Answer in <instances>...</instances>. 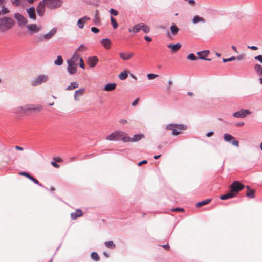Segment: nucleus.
<instances>
[{
    "instance_id": "obj_1",
    "label": "nucleus",
    "mask_w": 262,
    "mask_h": 262,
    "mask_svg": "<svg viewBox=\"0 0 262 262\" xmlns=\"http://www.w3.org/2000/svg\"><path fill=\"white\" fill-rule=\"evenodd\" d=\"M63 5L62 0H42L36 7V11L39 16H42L48 9L54 10L60 8Z\"/></svg>"
},
{
    "instance_id": "obj_2",
    "label": "nucleus",
    "mask_w": 262,
    "mask_h": 262,
    "mask_svg": "<svg viewBox=\"0 0 262 262\" xmlns=\"http://www.w3.org/2000/svg\"><path fill=\"white\" fill-rule=\"evenodd\" d=\"M229 188L230 191L227 194L221 195L220 197V199L225 200L236 196L239 192L245 188V185L237 181H235Z\"/></svg>"
},
{
    "instance_id": "obj_3",
    "label": "nucleus",
    "mask_w": 262,
    "mask_h": 262,
    "mask_svg": "<svg viewBox=\"0 0 262 262\" xmlns=\"http://www.w3.org/2000/svg\"><path fill=\"white\" fill-rule=\"evenodd\" d=\"M127 134L125 132L122 131H117L111 133L110 135L106 137V140L110 141L122 140L124 142H126Z\"/></svg>"
},
{
    "instance_id": "obj_4",
    "label": "nucleus",
    "mask_w": 262,
    "mask_h": 262,
    "mask_svg": "<svg viewBox=\"0 0 262 262\" xmlns=\"http://www.w3.org/2000/svg\"><path fill=\"white\" fill-rule=\"evenodd\" d=\"M13 25V20L11 18L5 17L0 19V30L1 31L10 29Z\"/></svg>"
},
{
    "instance_id": "obj_5",
    "label": "nucleus",
    "mask_w": 262,
    "mask_h": 262,
    "mask_svg": "<svg viewBox=\"0 0 262 262\" xmlns=\"http://www.w3.org/2000/svg\"><path fill=\"white\" fill-rule=\"evenodd\" d=\"M167 130H172L173 135H178L182 130L186 129V127L182 124H169L166 127Z\"/></svg>"
},
{
    "instance_id": "obj_6",
    "label": "nucleus",
    "mask_w": 262,
    "mask_h": 262,
    "mask_svg": "<svg viewBox=\"0 0 262 262\" xmlns=\"http://www.w3.org/2000/svg\"><path fill=\"white\" fill-rule=\"evenodd\" d=\"M24 112L27 111L40 112L43 109L42 105L40 104H27L20 108Z\"/></svg>"
},
{
    "instance_id": "obj_7",
    "label": "nucleus",
    "mask_w": 262,
    "mask_h": 262,
    "mask_svg": "<svg viewBox=\"0 0 262 262\" xmlns=\"http://www.w3.org/2000/svg\"><path fill=\"white\" fill-rule=\"evenodd\" d=\"M56 31V28H54L52 30H51L50 32L48 33L38 36L37 38V40L39 42H43L46 40H49L55 34Z\"/></svg>"
},
{
    "instance_id": "obj_8",
    "label": "nucleus",
    "mask_w": 262,
    "mask_h": 262,
    "mask_svg": "<svg viewBox=\"0 0 262 262\" xmlns=\"http://www.w3.org/2000/svg\"><path fill=\"white\" fill-rule=\"evenodd\" d=\"M48 79V77L47 76L41 75L34 79L31 82V84L33 86H36L41 84V83L46 82L47 81Z\"/></svg>"
},
{
    "instance_id": "obj_9",
    "label": "nucleus",
    "mask_w": 262,
    "mask_h": 262,
    "mask_svg": "<svg viewBox=\"0 0 262 262\" xmlns=\"http://www.w3.org/2000/svg\"><path fill=\"white\" fill-rule=\"evenodd\" d=\"M224 139L227 142L231 141V143L233 145L238 147H239V142L237 141L233 136H232L230 134H228L226 133L223 136Z\"/></svg>"
},
{
    "instance_id": "obj_10",
    "label": "nucleus",
    "mask_w": 262,
    "mask_h": 262,
    "mask_svg": "<svg viewBox=\"0 0 262 262\" xmlns=\"http://www.w3.org/2000/svg\"><path fill=\"white\" fill-rule=\"evenodd\" d=\"M250 114L251 112L248 110H241L233 113V116L235 118H244Z\"/></svg>"
},
{
    "instance_id": "obj_11",
    "label": "nucleus",
    "mask_w": 262,
    "mask_h": 262,
    "mask_svg": "<svg viewBox=\"0 0 262 262\" xmlns=\"http://www.w3.org/2000/svg\"><path fill=\"white\" fill-rule=\"evenodd\" d=\"M144 138V135L142 134H138L134 135L133 138H130V137L127 135L126 137V142H137L141 140L142 138Z\"/></svg>"
},
{
    "instance_id": "obj_12",
    "label": "nucleus",
    "mask_w": 262,
    "mask_h": 262,
    "mask_svg": "<svg viewBox=\"0 0 262 262\" xmlns=\"http://www.w3.org/2000/svg\"><path fill=\"white\" fill-rule=\"evenodd\" d=\"M99 62V59L97 56H94L92 57H89L88 59V64L91 68L95 67L97 63Z\"/></svg>"
},
{
    "instance_id": "obj_13",
    "label": "nucleus",
    "mask_w": 262,
    "mask_h": 262,
    "mask_svg": "<svg viewBox=\"0 0 262 262\" xmlns=\"http://www.w3.org/2000/svg\"><path fill=\"white\" fill-rule=\"evenodd\" d=\"M209 53L210 52L209 50H204L200 52H198L197 55L199 56V58L200 59L210 61L211 59L206 58L208 56Z\"/></svg>"
},
{
    "instance_id": "obj_14",
    "label": "nucleus",
    "mask_w": 262,
    "mask_h": 262,
    "mask_svg": "<svg viewBox=\"0 0 262 262\" xmlns=\"http://www.w3.org/2000/svg\"><path fill=\"white\" fill-rule=\"evenodd\" d=\"M14 17L16 19L19 21V23L21 25H25L28 23V20L26 18L24 17L20 13H16L15 14Z\"/></svg>"
},
{
    "instance_id": "obj_15",
    "label": "nucleus",
    "mask_w": 262,
    "mask_h": 262,
    "mask_svg": "<svg viewBox=\"0 0 262 262\" xmlns=\"http://www.w3.org/2000/svg\"><path fill=\"white\" fill-rule=\"evenodd\" d=\"M90 20V18L87 16H84L79 19L77 21L78 27L80 29L83 28L84 24H86Z\"/></svg>"
},
{
    "instance_id": "obj_16",
    "label": "nucleus",
    "mask_w": 262,
    "mask_h": 262,
    "mask_svg": "<svg viewBox=\"0 0 262 262\" xmlns=\"http://www.w3.org/2000/svg\"><path fill=\"white\" fill-rule=\"evenodd\" d=\"M27 12L29 17L31 19L34 20H35L36 19L35 10L33 7H32L29 9H27Z\"/></svg>"
},
{
    "instance_id": "obj_17",
    "label": "nucleus",
    "mask_w": 262,
    "mask_h": 262,
    "mask_svg": "<svg viewBox=\"0 0 262 262\" xmlns=\"http://www.w3.org/2000/svg\"><path fill=\"white\" fill-rule=\"evenodd\" d=\"M68 71L71 74H73L76 72L77 71V64H74L71 62H68Z\"/></svg>"
},
{
    "instance_id": "obj_18",
    "label": "nucleus",
    "mask_w": 262,
    "mask_h": 262,
    "mask_svg": "<svg viewBox=\"0 0 262 262\" xmlns=\"http://www.w3.org/2000/svg\"><path fill=\"white\" fill-rule=\"evenodd\" d=\"M26 27L32 32H38L41 29V27L38 26L36 24L28 25Z\"/></svg>"
},
{
    "instance_id": "obj_19",
    "label": "nucleus",
    "mask_w": 262,
    "mask_h": 262,
    "mask_svg": "<svg viewBox=\"0 0 262 262\" xmlns=\"http://www.w3.org/2000/svg\"><path fill=\"white\" fill-rule=\"evenodd\" d=\"M85 92L84 88H80L78 90H76L74 93V99L76 101H79V97L83 95Z\"/></svg>"
},
{
    "instance_id": "obj_20",
    "label": "nucleus",
    "mask_w": 262,
    "mask_h": 262,
    "mask_svg": "<svg viewBox=\"0 0 262 262\" xmlns=\"http://www.w3.org/2000/svg\"><path fill=\"white\" fill-rule=\"evenodd\" d=\"M83 213L81 209H78L74 212L71 213V217L72 220H76L77 217H81Z\"/></svg>"
},
{
    "instance_id": "obj_21",
    "label": "nucleus",
    "mask_w": 262,
    "mask_h": 262,
    "mask_svg": "<svg viewBox=\"0 0 262 262\" xmlns=\"http://www.w3.org/2000/svg\"><path fill=\"white\" fill-rule=\"evenodd\" d=\"M134 55V53H123L121 52L119 53L120 57L124 60H128L130 59Z\"/></svg>"
},
{
    "instance_id": "obj_22",
    "label": "nucleus",
    "mask_w": 262,
    "mask_h": 262,
    "mask_svg": "<svg viewBox=\"0 0 262 262\" xmlns=\"http://www.w3.org/2000/svg\"><path fill=\"white\" fill-rule=\"evenodd\" d=\"M100 42L106 49L108 50L110 49L112 42L110 39H103L100 40Z\"/></svg>"
},
{
    "instance_id": "obj_23",
    "label": "nucleus",
    "mask_w": 262,
    "mask_h": 262,
    "mask_svg": "<svg viewBox=\"0 0 262 262\" xmlns=\"http://www.w3.org/2000/svg\"><path fill=\"white\" fill-rule=\"evenodd\" d=\"M205 19L202 17H200L199 15H195L192 19V24L196 25L199 23H204Z\"/></svg>"
},
{
    "instance_id": "obj_24",
    "label": "nucleus",
    "mask_w": 262,
    "mask_h": 262,
    "mask_svg": "<svg viewBox=\"0 0 262 262\" xmlns=\"http://www.w3.org/2000/svg\"><path fill=\"white\" fill-rule=\"evenodd\" d=\"M142 23H140L135 25L132 28H129L128 31L130 32L137 33L141 30Z\"/></svg>"
},
{
    "instance_id": "obj_25",
    "label": "nucleus",
    "mask_w": 262,
    "mask_h": 262,
    "mask_svg": "<svg viewBox=\"0 0 262 262\" xmlns=\"http://www.w3.org/2000/svg\"><path fill=\"white\" fill-rule=\"evenodd\" d=\"M167 47L171 49L173 52H176L177 51L180 50V49L181 47V45L179 43H178L175 45L169 44L167 45Z\"/></svg>"
},
{
    "instance_id": "obj_26",
    "label": "nucleus",
    "mask_w": 262,
    "mask_h": 262,
    "mask_svg": "<svg viewBox=\"0 0 262 262\" xmlns=\"http://www.w3.org/2000/svg\"><path fill=\"white\" fill-rule=\"evenodd\" d=\"M117 86V84L115 83H111L107 84L104 88V90L105 91H112L114 90Z\"/></svg>"
},
{
    "instance_id": "obj_27",
    "label": "nucleus",
    "mask_w": 262,
    "mask_h": 262,
    "mask_svg": "<svg viewBox=\"0 0 262 262\" xmlns=\"http://www.w3.org/2000/svg\"><path fill=\"white\" fill-rule=\"evenodd\" d=\"M247 189V191L246 193V195L250 198H254L255 196V191L254 189H251L250 188V187L247 186L246 187Z\"/></svg>"
},
{
    "instance_id": "obj_28",
    "label": "nucleus",
    "mask_w": 262,
    "mask_h": 262,
    "mask_svg": "<svg viewBox=\"0 0 262 262\" xmlns=\"http://www.w3.org/2000/svg\"><path fill=\"white\" fill-rule=\"evenodd\" d=\"M79 58H80L79 57V55L75 53L73 55L71 59L67 61V62H71L74 64H77L76 63L79 59Z\"/></svg>"
},
{
    "instance_id": "obj_29",
    "label": "nucleus",
    "mask_w": 262,
    "mask_h": 262,
    "mask_svg": "<svg viewBox=\"0 0 262 262\" xmlns=\"http://www.w3.org/2000/svg\"><path fill=\"white\" fill-rule=\"evenodd\" d=\"M79 84L77 82H72L70 83V84L66 88L67 90L71 91L76 89L78 87Z\"/></svg>"
},
{
    "instance_id": "obj_30",
    "label": "nucleus",
    "mask_w": 262,
    "mask_h": 262,
    "mask_svg": "<svg viewBox=\"0 0 262 262\" xmlns=\"http://www.w3.org/2000/svg\"><path fill=\"white\" fill-rule=\"evenodd\" d=\"M211 201V199H208L196 203V206L197 207H200L203 205H207Z\"/></svg>"
},
{
    "instance_id": "obj_31",
    "label": "nucleus",
    "mask_w": 262,
    "mask_h": 262,
    "mask_svg": "<svg viewBox=\"0 0 262 262\" xmlns=\"http://www.w3.org/2000/svg\"><path fill=\"white\" fill-rule=\"evenodd\" d=\"M170 29L171 34L174 36H176L178 34V32L179 30V29L176 26L175 24H172Z\"/></svg>"
},
{
    "instance_id": "obj_32",
    "label": "nucleus",
    "mask_w": 262,
    "mask_h": 262,
    "mask_svg": "<svg viewBox=\"0 0 262 262\" xmlns=\"http://www.w3.org/2000/svg\"><path fill=\"white\" fill-rule=\"evenodd\" d=\"M254 70L257 73V74L259 76L262 77V67L259 64H256L254 66Z\"/></svg>"
},
{
    "instance_id": "obj_33",
    "label": "nucleus",
    "mask_w": 262,
    "mask_h": 262,
    "mask_svg": "<svg viewBox=\"0 0 262 262\" xmlns=\"http://www.w3.org/2000/svg\"><path fill=\"white\" fill-rule=\"evenodd\" d=\"M128 76V74L126 71L124 70L121 73H120L118 77L120 80H124L126 79V78Z\"/></svg>"
},
{
    "instance_id": "obj_34",
    "label": "nucleus",
    "mask_w": 262,
    "mask_h": 262,
    "mask_svg": "<svg viewBox=\"0 0 262 262\" xmlns=\"http://www.w3.org/2000/svg\"><path fill=\"white\" fill-rule=\"evenodd\" d=\"M63 62V61L62 58L61 56H60V55H58L57 56V59L56 60H55V61H54L55 64H56L57 66H61Z\"/></svg>"
},
{
    "instance_id": "obj_35",
    "label": "nucleus",
    "mask_w": 262,
    "mask_h": 262,
    "mask_svg": "<svg viewBox=\"0 0 262 262\" xmlns=\"http://www.w3.org/2000/svg\"><path fill=\"white\" fill-rule=\"evenodd\" d=\"M104 244L109 248H114L115 247V244L112 241H106L105 242Z\"/></svg>"
},
{
    "instance_id": "obj_36",
    "label": "nucleus",
    "mask_w": 262,
    "mask_h": 262,
    "mask_svg": "<svg viewBox=\"0 0 262 262\" xmlns=\"http://www.w3.org/2000/svg\"><path fill=\"white\" fill-rule=\"evenodd\" d=\"M91 257L94 260L98 261L100 260V257L98 254L96 252L91 253Z\"/></svg>"
},
{
    "instance_id": "obj_37",
    "label": "nucleus",
    "mask_w": 262,
    "mask_h": 262,
    "mask_svg": "<svg viewBox=\"0 0 262 262\" xmlns=\"http://www.w3.org/2000/svg\"><path fill=\"white\" fill-rule=\"evenodd\" d=\"M141 30H142L145 33H147L150 31V29L148 26L144 23H142Z\"/></svg>"
},
{
    "instance_id": "obj_38",
    "label": "nucleus",
    "mask_w": 262,
    "mask_h": 262,
    "mask_svg": "<svg viewBox=\"0 0 262 262\" xmlns=\"http://www.w3.org/2000/svg\"><path fill=\"white\" fill-rule=\"evenodd\" d=\"M111 22L114 29H116L118 28V23H117L116 19L112 16L111 17Z\"/></svg>"
},
{
    "instance_id": "obj_39",
    "label": "nucleus",
    "mask_w": 262,
    "mask_h": 262,
    "mask_svg": "<svg viewBox=\"0 0 262 262\" xmlns=\"http://www.w3.org/2000/svg\"><path fill=\"white\" fill-rule=\"evenodd\" d=\"M187 59L189 60L195 61L198 58H197L196 56L193 53H190L188 55Z\"/></svg>"
},
{
    "instance_id": "obj_40",
    "label": "nucleus",
    "mask_w": 262,
    "mask_h": 262,
    "mask_svg": "<svg viewBox=\"0 0 262 262\" xmlns=\"http://www.w3.org/2000/svg\"><path fill=\"white\" fill-rule=\"evenodd\" d=\"M1 6H2V10H1V11H0V15H1V14H3V15H4V14H7V13H9V10H8L7 8H5V7L4 6V5H1Z\"/></svg>"
},
{
    "instance_id": "obj_41",
    "label": "nucleus",
    "mask_w": 262,
    "mask_h": 262,
    "mask_svg": "<svg viewBox=\"0 0 262 262\" xmlns=\"http://www.w3.org/2000/svg\"><path fill=\"white\" fill-rule=\"evenodd\" d=\"M87 50V48L84 45H81L79 48L77 49V52H82L86 51Z\"/></svg>"
},
{
    "instance_id": "obj_42",
    "label": "nucleus",
    "mask_w": 262,
    "mask_h": 262,
    "mask_svg": "<svg viewBox=\"0 0 262 262\" xmlns=\"http://www.w3.org/2000/svg\"><path fill=\"white\" fill-rule=\"evenodd\" d=\"M12 4L15 6H18L21 4L20 0H11Z\"/></svg>"
},
{
    "instance_id": "obj_43",
    "label": "nucleus",
    "mask_w": 262,
    "mask_h": 262,
    "mask_svg": "<svg viewBox=\"0 0 262 262\" xmlns=\"http://www.w3.org/2000/svg\"><path fill=\"white\" fill-rule=\"evenodd\" d=\"M158 76V75L154 74H147V77L148 79H154L155 78L157 77Z\"/></svg>"
},
{
    "instance_id": "obj_44",
    "label": "nucleus",
    "mask_w": 262,
    "mask_h": 262,
    "mask_svg": "<svg viewBox=\"0 0 262 262\" xmlns=\"http://www.w3.org/2000/svg\"><path fill=\"white\" fill-rule=\"evenodd\" d=\"M110 13L114 16H117L118 14V11L113 8L110 10Z\"/></svg>"
},
{
    "instance_id": "obj_45",
    "label": "nucleus",
    "mask_w": 262,
    "mask_h": 262,
    "mask_svg": "<svg viewBox=\"0 0 262 262\" xmlns=\"http://www.w3.org/2000/svg\"><path fill=\"white\" fill-rule=\"evenodd\" d=\"M236 59V58L234 56H232L231 57V58H228V59H223V61L224 62H228V61H233V60H234Z\"/></svg>"
},
{
    "instance_id": "obj_46",
    "label": "nucleus",
    "mask_w": 262,
    "mask_h": 262,
    "mask_svg": "<svg viewBox=\"0 0 262 262\" xmlns=\"http://www.w3.org/2000/svg\"><path fill=\"white\" fill-rule=\"evenodd\" d=\"M19 174L20 175H22V176H24L27 177L29 179H31V177H32V176H31L29 173L26 172H20Z\"/></svg>"
},
{
    "instance_id": "obj_47",
    "label": "nucleus",
    "mask_w": 262,
    "mask_h": 262,
    "mask_svg": "<svg viewBox=\"0 0 262 262\" xmlns=\"http://www.w3.org/2000/svg\"><path fill=\"white\" fill-rule=\"evenodd\" d=\"M30 180H31L32 181H33L35 184H38L40 186H42V185L39 183V181L37 179H36L34 177H33L32 176L31 177V179H30Z\"/></svg>"
},
{
    "instance_id": "obj_48",
    "label": "nucleus",
    "mask_w": 262,
    "mask_h": 262,
    "mask_svg": "<svg viewBox=\"0 0 262 262\" xmlns=\"http://www.w3.org/2000/svg\"><path fill=\"white\" fill-rule=\"evenodd\" d=\"M79 61H80V63H79V66L82 68V69H85V65H84V61L82 59V58H79Z\"/></svg>"
},
{
    "instance_id": "obj_49",
    "label": "nucleus",
    "mask_w": 262,
    "mask_h": 262,
    "mask_svg": "<svg viewBox=\"0 0 262 262\" xmlns=\"http://www.w3.org/2000/svg\"><path fill=\"white\" fill-rule=\"evenodd\" d=\"M254 59L257 61H259L260 63H262V55H259L254 57Z\"/></svg>"
},
{
    "instance_id": "obj_50",
    "label": "nucleus",
    "mask_w": 262,
    "mask_h": 262,
    "mask_svg": "<svg viewBox=\"0 0 262 262\" xmlns=\"http://www.w3.org/2000/svg\"><path fill=\"white\" fill-rule=\"evenodd\" d=\"M235 58L237 60H239V61L242 60L245 58V55H240Z\"/></svg>"
},
{
    "instance_id": "obj_51",
    "label": "nucleus",
    "mask_w": 262,
    "mask_h": 262,
    "mask_svg": "<svg viewBox=\"0 0 262 262\" xmlns=\"http://www.w3.org/2000/svg\"><path fill=\"white\" fill-rule=\"evenodd\" d=\"M91 30L93 32L95 33H97L99 32V29L96 27H92Z\"/></svg>"
},
{
    "instance_id": "obj_52",
    "label": "nucleus",
    "mask_w": 262,
    "mask_h": 262,
    "mask_svg": "<svg viewBox=\"0 0 262 262\" xmlns=\"http://www.w3.org/2000/svg\"><path fill=\"white\" fill-rule=\"evenodd\" d=\"M139 100L140 99L139 98L136 99L134 102H133L132 105L133 106H136L138 104Z\"/></svg>"
},
{
    "instance_id": "obj_53",
    "label": "nucleus",
    "mask_w": 262,
    "mask_h": 262,
    "mask_svg": "<svg viewBox=\"0 0 262 262\" xmlns=\"http://www.w3.org/2000/svg\"><path fill=\"white\" fill-rule=\"evenodd\" d=\"M51 164L53 166H54V167L57 168H59L60 166L59 164H58L56 162H54V161H52Z\"/></svg>"
},
{
    "instance_id": "obj_54",
    "label": "nucleus",
    "mask_w": 262,
    "mask_h": 262,
    "mask_svg": "<svg viewBox=\"0 0 262 262\" xmlns=\"http://www.w3.org/2000/svg\"><path fill=\"white\" fill-rule=\"evenodd\" d=\"M172 211L177 212V211H184V209L182 208H176L172 209Z\"/></svg>"
},
{
    "instance_id": "obj_55",
    "label": "nucleus",
    "mask_w": 262,
    "mask_h": 262,
    "mask_svg": "<svg viewBox=\"0 0 262 262\" xmlns=\"http://www.w3.org/2000/svg\"><path fill=\"white\" fill-rule=\"evenodd\" d=\"M119 123L122 124H125L127 123V121L126 119H121L119 120Z\"/></svg>"
},
{
    "instance_id": "obj_56",
    "label": "nucleus",
    "mask_w": 262,
    "mask_h": 262,
    "mask_svg": "<svg viewBox=\"0 0 262 262\" xmlns=\"http://www.w3.org/2000/svg\"><path fill=\"white\" fill-rule=\"evenodd\" d=\"M248 48L249 49H250L252 50H257L258 49V48L256 47V46H248Z\"/></svg>"
},
{
    "instance_id": "obj_57",
    "label": "nucleus",
    "mask_w": 262,
    "mask_h": 262,
    "mask_svg": "<svg viewBox=\"0 0 262 262\" xmlns=\"http://www.w3.org/2000/svg\"><path fill=\"white\" fill-rule=\"evenodd\" d=\"M147 163V161L146 160H143L140 162L138 163V165L139 166H141L142 164H146Z\"/></svg>"
},
{
    "instance_id": "obj_58",
    "label": "nucleus",
    "mask_w": 262,
    "mask_h": 262,
    "mask_svg": "<svg viewBox=\"0 0 262 262\" xmlns=\"http://www.w3.org/2000/svg\"><path fill=\"white\" fill-rule=\"evenodd\" d=\"M144 39L147 41H148V42H150L152 41V38L149 37V36H145V37H144Z\"/></svg>"
},
{
    "instance_id": "obj_59",
    "label": "nucleus",
    "mask_w": 262,
    "mask_h": 262,
    "mask_svg": "<svg viewBox=\"0 0 262 262\" xmlns=\"http://www.w3.org/2000/svg\"><path fill=\"white\" fill-rule=\"evenodd\" d=\"M162 247L167 250H169L170 249V246L168 244L163 245Z\"/></svg>"
},
{
    "instance_id": "obj_60",
    "label": "nucleus",
    "mask_w": 262,
    "mask_h": 262,
    "mask_svg": "<svg viewBox=\"0 0 262 262\" xmlns=\"http://www.w3.org/2000/svg\"><path fill=\"white\" fill-rule=\"evenodd\" d=\"M54 160L57 162H60L62 161V159L59 157L55 158Z\"/></svg>"
},
{
    "instance_id": "obj_61",
    "label": "nucleus",
    "mask_w": 262,
    "mask_h": 262,
    "mask_svg": "<svg viewBox=\"0 0 262 262\" xmlns=\"http://www.w3.org/2000/svg\"><path fill=\"white\" fill-rule=\"evenodd\" d=\"M94 21H95V23H98L99 21V19L98 16L97 15V13L95 15Z\"/></svg>"
},
{
    "instance_id": "obj_62",
    "label": "nucleus",
    "mask_w": 262,
    "mask_h": 262,
    "mask_svg": "<svg viewBox=\"0 0 262 262\" xmlns=\"http://www.w3.org/2000/svg\"><path fill=\"white\" fill-rule=\"evenodd\" d=\"M244 125V123L243 122H239V123H238L236 124V125L237 126H242Z\"/></svg>"
},
{
    "instance_id": "obj_63",
    "label": "nucleus",
    "mask_w": 262,
    "mask_h": 262,
    "mask_svg": "<svg viewBox=\"0 0 262 262\" xmlns=\"http://www.w3.org/2000/svg\"><path fill=\"white\" fill-rule=\"evenodd\" d=\"M15 149L17 150H21V151L23 150V147L19 146H16Z\"/></svg>"
},
{
    "instance_id": "obj_64",
    "label": "nucleus",
    "mask_w": 262,
    "mask_h": 262,
    "mask_svg": "<svg viewBox=\"0 0 262 262\" xmlns=\"http://www.w3.org/2000/svg\"><path fill=\"white\" fill-rule=\"evenodd\" d=\"M214 133L213 132H209L207 134V137H210L211 136H212L213 135Z\"/></svg>"
}]
</instances>
